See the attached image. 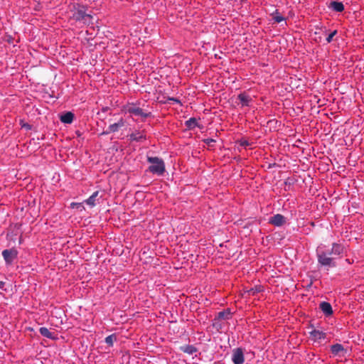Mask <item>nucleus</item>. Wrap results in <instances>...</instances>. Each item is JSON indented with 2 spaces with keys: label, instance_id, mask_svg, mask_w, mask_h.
<instances>
[{
  "label": "nucleus",
  "instance_id": "27",
  "mask_svg": "<svg viewBox=\"0 0 364 364\" xmlns=\"http://www.w3.org/2000/svg\"><path fill=\"white\" fill-rule=\"evenodd\" d=\"M168 101H172L176 104L181 105V102L179 99L175 97H168Z\"/></svg>",
  "mask_w": 364,
  "mask_h": 364
},
{
  "label": "nucleus",
  "instance_id": "15",
  "mask_svg": "<svg viewBox=\"0 0 364 364\" xmlns=\"http://www.w3.org/2000/svg\"><path fill=\"white\" fill-rule=\"evenodd\" d=\"M328 8L336 12H342L344 10V5L342 2L333 1L330 3Z\"/></svg>",
  "mask_w": 364,
  "mask_h": 364
},
{
  "label": "nucleus",
  "instance_id": "11",
  "mask_svg": "<svg viewBox=\"0 0 364 364\" xmlns=\"http://www.w3.org/2000/svg\"><path fill=\"white\" fill-rule=\"evenodd\" d=\"M319 308L326 316H330L333 314V309L330 303L322 301L319 304Z\"/></svg>",
  "mask_w": 364,
  "mask_h": 364
},
{
  "label": "nucleus",
  "instance_id": "25",
  "mask_svg": "<svg viewBox=\"0 0 364 364\" xmlns=\"http://www.w3.org/2000/svg\"><path fill=\"white\" fill-rule=\"evenodd\" d=\"M204 142L207 144V145H212L213 143L215 142V140L213 139H211V138H208V139H204Z\"/></svg>",
  "mask_w": 364,
  "mask_h": 364
},
{
  "label": "nucleus",
  "instance_id": "3",
  "mask_svg": "<svg viewBox=\"0 0 364 364\" xmlns=\"http://www.w3.org/2000/svg\"><path fill=\"white\" fill-rule=\"evenodd\" d=\"M147 161L151 165L148 171L157 176H163L166 171L165 163L162 159L157 156H147Z\"/></svg>",
  "mask_w": 364,
  "mask_h": 364
},
{
  "label": "nucleus",
  "instance_id": "9",
  "mask_svg": "<svg viewBox=\"0 0 364 364\" xmlns=\"http://www.w3.org/2000/svg\"><path fill=\"white\" fill-rule=\"evenodd\" d=\"M237 99L240 100L242 107H250L252 102V97L245 92L239 94Z\"/></svg>",
  "mask_w": 364,
  "mask_h": 364
},
{
  "label": "nucleus",
  "instance_id": "19",
  "mask_svg": "<svg viewBox=\"0 0 364 364\" xmlns=\"http://www.w3.org/2000/svg\"><path fill=\"white\" fill-rule=\"evenodd\" d=\"M344 350L343 346L340 343H336L331 346V351L334 355H340V353Z\"/></svg>",
  "mask_w": 364,
  "mask_h": 364
},
{
  "label": "nucleus",
  "instance_id": "32",
  "mask_svg": "<svg viewBox=\"0 0 364 364\" xmlns=\"http://www.w3.org/2000/svg\"><path fill=\"white\" fill-rule=\"evenodd\" d=\"M76 134H77V136H80V132L79 131H77V132H76Z\"/></svg>",
  "mask_w": 364,
  "mask_h": 364
},
{
  "label": "nucleus",
  "instance_id": "4",
  "mask_svg": "<svg viewBox=\"0 0 364 364\" xmlns=\"http://www.w3.org/2000/svg\"><path fill=\"white\" fill-rule=\"evenodd\" d=\"M126 112L134 115L141 117V118H147L151 115V112H145L142 109L139 107L135 106L134 105H129L126 107Z\"/></svg>",
  "mask_w": 364,
  "mask_h": 364
},
{
  "label": "nucleus",
  "instance_id": "24",
  "mask_svg": "<svg viewBox=\"0 0 364 364\" xmlns=\"http://www.w3.org/2000/svg\"><path fill=\"white\" fill-rule=\"evenodd\" d=\"M273 19L276 23H280L284 21V18L279 14H277L275 16H274Z\"/></svg>",
  "mask_w": 364,
  "mask_h": 364
},
{
  "label": "nucleus",
  "instance_id": "28",
  "mask_svg": "<svg viewBox=\"0 0 364 364\" xmlns=\"http://www.w3.org/2000/svg\"><path fill=\"white\" fill-rule=\"evenodd\" d=\"M21 126H22V127H24V128H26L28 130H30L31 129V126L30 124H26V123L23 124Z\"/></svg>",
  "mask_w": 364,
  "mask_h": 364
},
{
  "label": "nucleus",
  "instance_id": "20",
  "mask_svg": "<svg viewBox=\"0 0 364 364\" xmlns=\"http://www.w3.org/2000/svg\"><path fill=\"white\" fill-rule=\"evenodd\" d=\"M39 333L41 336L43 337H46L47 338L50 339H55L53 333L50 332L47 328L46 327H41L39 328Z\"/></svg>",
  "mask_w": 364,
  "mask_h": 364
},
{
  "label": "nucleus",
  "instance_id": "6",
  "mask_svg": "<svg viewBox=\"0 0 364 364\" xmlns=\"http://www.w3.org/2000/svg\"><path fill=\"white\" fill-rule=\"evenodd\" d=\"M231 360L234 364H243L245 362V355L243 349L236 348L232 350Z\"/></svg>",
  "mask_w": 364,
  "mask_h": 364
},
{
  "label": "nucleus",
  "instance_id": "22",
  "mask_svg": "<svg viewBox=\"0 0 364 364\" xmlns=\"http://www.w3.org/2000/svg\"><path fill=\"white\" fill-rule=\"evenodd\" d=\"M117 340V337L114 334L109 335L107 336L105 339V342L109 346H112L114 341Z\"/></svg>",
  "mask_w": 364,
  "mask_h": 364
},
{
  "label": "nucleus",
  "instance_id": "2",
  "mask_svg": "<svg viewBox=\"0 0 364 364\" xmlns=\"http://www.w3.org/2000/svg\"><path fill=\"white\" fill-rule=\"evenodd\" d=\"M72 18L83 26H89L93 24V16L87 14L83 6H74Z\"/></svg>",
  "mask_w": 364,
  "mask_h": 364
},
{
  "label": "nucleus",
  "instance_id": "23",
  "mask_svg": "<svg viewBox=\"0 0 364 364\" xmlns=\"http://www.w3.org/2000/svg\"><path fill=\"white\" fill-rule=\"evenodd\" d=\"M337 31L335 30L333 32H331L328 37L326 38L327 43H331L333 41V38L336 35Z\"/></svg>",
  "mask_w": 364,
  "mask_h": 364
},
{
  "label": "nucleus",
  "instance_id": "18",
  "mask_svg": "<svg viewBox=\"0 0 364 364\" xmlns=\"http://www.w3.org/2000/svg\"><path fill=\"white\" fill-rule=\"evenodd\" d=\"M230 314H231V313H230V309H226L225 311H220L218 313L217 316H215V321H216L217 319L228 320L231 318Z\"/></svg>",
  "mask_w": 364,
  "mask_h": 364
},
{
  "label": "nucleus",
  "instance_id": "29",
  "mask_svg": "<svg viewBox=\"0 0 364 364\" xmlns=\"http://www.w3.org/2000/svg\"><path fill=\"white\" fill-rule=\"evenodd\" d=\"M71 206H72L73 208H75V207H76V208H79V207H81V203H73L71 204Z\"/></svg>",
  "mask_w": 364,
  "mask_h": 364
},
{
  "label": "nucleus",
  "instance_id": "17",
  "mask_svg": "<svg viewBox=\"0 0 364 364\" xmlns=\"http://www.w3.org/2000/svg\"><path fill=\"white\" fill-rule=\"evenodd\" d=\"M99 191H95L84 203L90 207H94L96 205L97 198L98 196Z\"/></svg>",
  "mask_w": 364,
  "mask_h": 364
},
{
  "label": "nucleus",
  "instance_id": "21",
  "mask_svg": "<svg viewBox=\"0 0 364 364\" xmlns=\"http://www.w3.org/2000/svg\"><path fill=\"white\" fill-rule=\"evenodd\" d=\"M263 291V287L262 286H255V287L251 288L248 291V294L250 295L254 296L256 294L261 292Z\"/></svg>",
  "mask_w": 364,
  "mask_h": 364
},
{
  "label": "nucleus",
  "instance_id": "16",
  "mask_svg": "<svg viewBox=\"0 0 364 364\" xmlns=\"http://www.w3.org/2000/svg\"><path fill=\"white\" fill-rule=\"evenodd\" d=\"M74 119V114L71 112H67L60 116V121L65 124H71Z\"/></svg>",
  "mask_w": 364,
  "mask_h": 364
},
{
  "label": "nucleus",
  "instance_id": "7",
  "mask_svg": "<svg viewBox=\"0 0 364 364\" xmlns=\"http://www.w3.org/2000/svg\"><path fill=\"white\" fill-rule=\"evenodd\" d=\"M125 125V121L123 118H120L119 120L114 124H110L106 131L102 132V134H109L110 133H114L119 131V129Z\"/></svg>",
  "mask_w": 364,
  "mask_h": 364
},
{
  "label": "nucleus",
  "instance_id": "5",
  "mask_svg": "<svg viewBox=\"0 0 364 364\" xmlns=\"http://www.w3.org/2000/svg\"><path fill=\"white\" fill-rule=\"evenodd\" d=\"M2 256L4 257V259L5 260V262L7 265H10L12 264L14 260L18 256V251L14 249H6L2 251Z\"/></svg>",
  "mask_w": 364,
  "mask_h": 364
},
{
  "label": "nucleus",
  "instance_id": "26",
  "mask_svg": "<svg viewBox=\"0 0 364 364\" xmlns=\"http://www.w3.org/2000/svg\"><path fill=\"white\" fill-rule=\"evenodd\" d=\"M240 145L243 146V147H246V146H248L250 145V143L247 140H245V139H242L240 141Z\"/></svg>",
  "mask_w": 364,
  "mask_h": 364
},
{
  "label": "nucleus",
  "instance_id": "1",
  "mask_svg": "<svg viewBox=\"0 0 364 364\" xmlns=\"http://www.w3.org/2000/svg\"><path fill=\"white\" fill-rule=\"evenodd\" d=\"M347 247L342 242H333L331 245L320 244L316 250L318 269L328 271L337 267V260L346 255Z\"/></svg>",
  "mask_w": 364,
  "mask_h": 364
},
{
  "label": "nucleus",
  "instance_id": "31",
  "mask_svg": "<svg viewBox=\"0 0 364 364\" xmlns=\"http://www.w3.org/2000/svg\"><path fill=\"white\" fill-rule=\"evenodd\" d=\"M213 326H215V327H217V328H218H218H220V327H221V326H220V325H218L217 323H215L213 324Z\"/></svg>",
  "mask_w": 364,
  "mask_h": 364
},
{
  "label": "nucleus",
  "instance_id": "30",
  "mask_svg": "<svg viewBox=\"0 0 364 364\" xmlns=\"http://www.w3.org/2000/svg\"><path fill=\"white\" fill-rule=\"evenodd\" d=\"M5 286V282L0 281V289H3Z\"/></svg>",
  "mask_w": 364,
  "mask_h": 364
},
{
  "label": "nucleus",
  "instance_id": "12",
  "mask_svg": "<svg viewBox=\"0 0 364 364\" xmlns=\"http://www.w3.org/2000/svg\"><path fill=\"white\" fill-rule=\"evenodd\" d=\"M310 336H311V338L314 341L323 340L326 337V333H324L321 331H319V330H316V329H314L313 331H311L310 332Z\"/></svg>",
  "mask_w": 364,
  "mask_h": 364
},
{
  "label": "nucleus",
  "instance_id": "13",
  "mask_svg": "<svg viewBox=\"0 0 364 364\" xmlns=\"http://www.w3.org/2000/svg\"><path fill=\"white\" fill-rule=\"evenodd\" d=\"M185 125L187 129L192 130L196 127H198L200 129L203 128V126L198 124V120L195 117H191L188 120L185 122Z\"/></svg>",
  "mask_w": 364,
  "mask_h": 364
},
{
  "label": "nucleus",
  "instance_id": "10",
  "mask_svg": "<svg viewBox=\"0 0 364 364\" xmlns=\"http://www.w3.org/2000/svg\"><path fill=\"white\" fill-rule=\"evenodd\" d=\"M131 141L140 142L146 140V134L144 131L136 130L129 135Z\"/></svg>",
  "mask_w": 364,
  "mask_h": 364
},
{
  "label": "nucleus",
  "instance_id": "8",
  "mask_svg": "<svg viewBox=\"0 0 364 364\" xmlns=\"http://www.w3.org/2000/svg\"><path fill=\"white\" fill-rule=\"evenodd\" d=\"M287 222L286 218L281 214H276L271 217L269 223L276 227H281Z\"/></svg>",
  "mask_w": 364,
  "mask_h": 364
},
{
  "label": "nucleus",
  "instance_id": "14",
  "mask_svg": "<svg viewBox=\"0 0 364 364\" xmlns=\"http://www.w3.org/2000/svg\"><path fill=\"white\" fill-rule=\"evenodd\" d=\"M180 350L188 355H193L198 352V348L193 345H184L179 348Z\"/></svg>",
  "mask_w": 364,
  "mask_h": 364
}]
</instances>
